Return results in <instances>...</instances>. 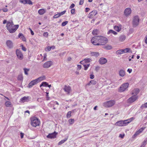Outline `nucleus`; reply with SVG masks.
I'll return each instance as SVG.
<instances>
[{"instance_id":"nucleus-1","label":"nucleus","mask_w":147,"mask_h":147,"mask_svg":"<svg viewBox=\"0 0 147 147\" xmlns=\"http://www.w3.org/2000/svg\"><path fill=\"white\" fill-rule=\"evenodd\" d=\"M6 27L7 29L11 33L15 32L18 28V25H14L13 22L8 21L7 22Z\"/></svg>"},{"instance_id":"nucleus-2","label":"nucleus","mask_w":147,"mask_h":147,"mask_svg":"<svg viewBox=\"0 0 147 147\" xmlns=\"http://www.w3.org/2000/svg\"><path fill=\"white\" fill-rule=\"evenodd\" d=\"M134 119V117H132L127 120L117 121L115 125L120 126H125L127 125L129 123Z\"/></svg>"},{"instance_id":"nucleus-3","label":"nucleus","mask_w":147,"mask_h":147,"mask_svg":"<svg viewBox=\"0 0 147 147\" xmlns=\"http://www.w3.org/2000/svg\"><path fill=\"white\" fill-rule=\"evenodd\" d=\"M31 123L32 126L35 127L39 125L40 122L36 117H34L31 118Z\"/></svg>"},{"instance_id":"nucleus-4","label":"nucleus","mask_w":147,"mask_h":147,"mask_svg":"<svg viewBox=\"0 0 147 147\" xmlns=\"http://www.w3.org/2000/svg\"><path fill=\"white\" fill-rule=\"evenodd\" d=\"M91 61V59L88 58L85 59L83 61H80V63L83 65L84 67V70H86L89 66L90 64L88 63Z\"/></svg>"},{"instance_id":"nucleus-5","label":"nucleus","mask_w":147,"mask_h":147,"mask_svg":"<svg viewBox=\"0 0 147 147\" xmlns=\"http://www.w3.org/2000/svg\"><path fill=\"white\" fill-rule=\"evenodd\" d=\"M129 84L128 83H125L122 84L119 89V91L122 92L125 90L128 87Z\"/></svg>"},{"instance_id":"nucleus-6","label":"nucleus","mask_w":147,"mask_h":147,"mask_svg":"<svg viewBox=\"0 0 147 147\" xmlns=\"http://www.w3.org/2000/svg\"><path fill=\"white\" fill-rule=\"evenodd\" d=\"M139 18L138 16H136L133 18L132 24L134 27H136L138 25L139 22Z\"/></svg>"},{"instance_id":"nucleus-7","label":"nucleus","mask_w":147,"mask_h":147,"mask_svg":"<svg viewBox=\"0 0 147 147\" xmlns=\"http://www.w3.org/2000/svg\"><path fill=\"white\" fill-rule=\"evenodd\" d=\"M115 103V100H111L105 102L104 105L106 107H110L114 105Z\"/></svg>"},{"instance_id":"nucleus-8","label":"nucleus","mask_w":147,"mask_h":147,"mask_svg":"<svg viewBox=\"0 0 147 147\" xmlns=\"http://www.w3.org/2000/svg\"><path fill=\"white\" fill-rule=\"evenodd\" d=\"M100 38V36L92 37V44L95 45H99L98 39Z\"/></svg>"},{"instance_id":"nucleus-9","label":"nucleus","mask_w":147,"mask_h":147,"mask_svg":"<svg viewBox=\"0 0 147 147\" xmlns=\"http://www.w3.org/2000/svg\"><path fill=\"white\" fill-rule=\"evenodd\" d=\"M16 55L18 58L20 60H22L24 57V56L22 52L19 50H16Z\"/></svg>"},{"instance_id":"nucleus-10","label":"nucleus","mask_w":147,"mask_h":147,"mask_svg":"<svg viewBox=\"0 0 147 147\" xmlns=\"http://www.w3.org/2000/svg\"><path fill=\"white\" fill-rule=\"evenodd\" d=\"M137 96L136 95H133L128 99L127 100V102L128 103H131L134 102L137 100Z\"/></svg>"},{"instance_id":"nucleus-11","label":"nucleus","mask_w":147,"mask_h":147,"mask_svg":"<svg viewBox=\"0 0 147 147\" xmlns=\"http://www.w3.org/2000/svg\"><path fill=\"white\" fill-rule=\"evenodd\" d=\"M100 39L101 45H103L107 42V39L105 37L100 36Z\"/></svg>"},{"instance_id":"nucleus-12","label":"nucleus","mask_w":147,"mask_h":147,"mask_svg":"<svg viewBox=\"0 0 147 147\" xmlns=\"http://www.w3.org/2000/svg\"><path fill=\"white\" fill-rule=\"evenodd\" d=\"M57 133L55 131L52 133L49 134L47 136V137L50 139L54 138H56Z\"/></svg>"},{"instance_id":"nucleus-13","label":"nucleus","mask_w":147,"mask_h":147,"mask_svg":"<svg viewBox=\"0 0 147 147\" xmlns=\"http://www.w3.org/2000/svg\"><path fill=\"white\" fill-rule=\"evenodd\" d=\"M63 89L68 94H69L71 91V89L70 87L67 86L66 85L64 86Z\"/></svg>"},{"instance_id":"nucleus-14","label":"nucleus","mask_w":147,"mask_h":147,"mask_svg":"<svg viewBox=\"0 0 147 147\" xmlns=\"http://www.w3.org/2000/svg\"><path fill=\"white\" fill-rule=\"evenodd\" d=\"M131 12V10L130 8L128 7L126 8L125 10L124 14L126 16L130 15Z\"/></svg>"},{"instance_id":"nucleus-15","label":"nucleus","mask_w":147,"mask_h":147,"mask_svg":"<svg viewBox=\"0 0 147 147\" xmlns=\"http://www.w3.org/2000/svg\"><path fill=\"white\" fill-rule=\"evenodd\" d=\"M52 62L51 61H48L45 63L43 65V67L45 68H47L50 67L52 65Z\"/></svg>"},{"instance_id":"nucleus-16","label":"nucleus","mask_w":147,"mask_h":147,"mask_svg":"<svg viewBox=\"0 0 147 147\" xmlns=\"http://www.w3.org/2000/svg\"><path fill=\"white\" fill-rule=\"evenodd\" d=\"M38 82L36 79L30 82L28 84V87L31 88L33 86L36 84Z\"/></svg>"},{"instance_id":"nucleus-17","label":"nucleus","mask_w":147,"mask_h":147,"mask_svg":"<svg viewBox=\"0 0 147 147\" xmlns=\"http://www.w3.org/2000/svg\"><path fill=\"white\" fill-rule=\"evenodd\" d=\"M107 61V60L106 59L103 58H100L99 60V63L101 65H103L106 63Z\"/></svg>"},{"instance_id":"nucleus-18","label":"nucleus","mask_w":147,"mask_h":147,"mask_svg":"<svg viewBox=\"0 0 147 147\" xmlns=\"http://www.w3.org/2000/svg\"><path fill=\"white\" fill-rule=\"evenodd\" d=\"M6 43L9 48L11 49L13 47V43L10 40H7Z\"/></svg>"},{"instance_id":"nucleus-19","label":"nucleus","mask_w":147,"mask_h":147,"mask_svg":"<svg viewBox=\"0 0 147 147\" xmlns=\"http://www.w3.org/2000/svg\"><path fill=\"white\" fill-rule=\"evenodd\" d=\"M30 98L28 96H24L20 100L22 102H28L30 100Z\"/></svg>"},{"instance_id":"nucleus-20","label":"nucleus","mask_w":147,"mask_h":147,"mask_svg":"<svg viewBox=\"0 0 147 147\" xmlns=\"http://www.w3.org/2000/svg\"><path fill=\"white\" fill-rule=\"evenodd\" d=\"M139 91V89H135L132 91L131 93V94L133 95H134L136 96L137 95Z\"/></svg>"},{"instance_id":"nucleus-21","label":"nucleus","mask_w":147,"mask_h":147,"mask_svg":"<svg viewBox=\"0 0 147 147\" xmlns=\"http://www.w3.org/2000/svg\"><path fill=\"white\" fill-rule=\"evenodd\" d=\"M143 130V129H139V130L137 131L133 135V138L136 137L138 135H139L140 133L142 132Z\"/></svg>"},{"instance_id":"nucleus-22","label":"nucleus","mask_w":147,"mask_h":147,"mask_svg":"<svg viewBox=\"0 0 147 147\" xmlns=\"http://www.w3.org/2000/svg\"><path fill=\"white\" fill-rule=\"evenodd\" d=\"M46 12V10L45 9H39L38 11V13L40 15L43 14Z\"/></svg>"},{"instance_id":"nucleus-23","label":"nucleus","mask_w":147,"mask_h":147,"mask_svg":"<svg viewBox=\"0 0 147 147\" xmlns=\"http://www.w3.org/2000/svg\"><path fill=\"white\" fill-rule=\"evenodd\" d=\"M126 37L125 35H123L120 36L119 38V41L121 42L123 41L125 39Z\"/></svg>"},{"instance_id":"nucleus-24","label":"nucleus","mask_w":147,"mask_h":147,"mask_svg":"<svg viewBox=\"0 0 147 147\" xmlns=\"http://www.w3.org/2000/svg\"><path fill=\"white\" fill-rule=\"evenodd\" d=\"M18 37L20 38L23 41H25L26 38L22 33H19L18 35Z\"/></svg>"},{"instance_id":"nucleus-25","label":"nucleus","mask_w":147,"mask_h":147,"mask_svg":"<svg viewBox=\"0 0 147 147\" xmlns=\"http://www.w3.org/2000/svg\"><path fill=\"white\" fill-rule=\"evenodd\" d=\"M119 74L120 76L123 77L125 75V72L123 70H121L119 71Z\"/></svg>"},{"instance_id":"nucleus-26","label":"nucleus","mask_w":147,"mask_h":147,"mask_svg":"<svg viewBox=\"0 0 147 147\" xmlns=\"http://www.w3.org/2000/svg\"><path fill=\"white\" fill-rule=\"evenodd\" d=\"M68 137H67L66 138H65L63 140H62L60 141L58 144L59 145H61L63 143L65 142L67 139Z\"/></svg>"},{"instance_id":"nucleus-27","label":"nucleus","mask_w":147,"mask_h":147,"mask_svg":"<svg viewBox=\"0 0 147 147\" xmlns=\"http://www.w3.org/2000/svg\"><path fill=\"white\" fill-rule=\"evenodd\" d=\"M45 79V76H43L42 77H40L36 79L37 80V81L38 82L40 81H42L44 80Z\"/></svg>"},{"instance_id":"nucleus-28","label":"nucleus","mask_w":147,"mask_h":147,"mask_svg":"<svg viewBox=\"0 0 147 147\" xmlns=\"http://www.w3.org/2000/svg\"><path fill=\"white\" fill-rule=\"evenodd\" d=\"M111 33L113 34L114 35H116L117 34V32L112 30H109L107 32V34H109Z\"/></svg>"},{"instance_id":"nucleus-29","label":"nucleus","mask_w":147,"mask_h":147,"mask_svg":"<svg viewBox=\"0 0 147 147\" xmlns=\"http://www.w3.org/2000/svg\"><path fill=\"white\" fill-rule=\"evenodd\" d=\"M105 49L107 50H110L112 49V47L110 45H107L105 46L104 47Z\"/></svg>"},{"instance_id":"nucleus-30","label":"nucleus","mask_w":147,"mask_h":147,"mask_svg":"<svg viewBox=\"0 0 147 147\" xmlns=\"http://www.w3.org/2000/svg\"><path fill=\"white\" fill-rule=\"evenodd\" d=\"M100 55L99 53L97 52H92V56L97 57Z\"/></svg>"},{"instance_id":"nucleus-31","label":"nucleus","mask_w":147,"mask_h":147,"mask_svg":"<svg viewBox=\"0 0 147 147\" xmlns=\"http://www.w3.org/2000/svg\"><path fill=\"white\" fill-rule=\"evenodd\" d=\"M114 28L115 30L117 32H119L121 29V28L120 27L116 26H114Z\"/></svg>"},{"instance_id":"nucleus-32","label":"nucleus","mask_w":147,"mask_h":147,"mask_svg":"<svg viewBox=\"0 0 147 147\" xmlns=\"http://www.w3.org/2000/svg\"><path fill=\"white\" fill-rule=\"evenodd\" d=\"M48 85V84L46 82H43L40 85V87H41L42 86H44L45 87H47Z\"/></svg>"},{"instance_id":"nucleus-33","label":"nucleus","mask_w":147,"mask_h":147,"mask_svg":"<svg viewBox=\"0 0 147 147\" xmlns=\"http://www.w3.org/2000/svg\"><path fill=\"white\" fill-rule=\"evenodd\" d=\"M23 69L24 71V72L25 74L26 75H28V72L29 71L30 69H27L26 68H24Z\"/></svg>"},{"instance_id":"nucleus-34","label":"nucleus","mask_w":147,"mask_h":147,"mask_svg":"<svg viewBox=\"0 0 147 147\" xmlns=\"http://www.w3.org/2000/svg\"><path fill=\"white\" fill-rule=\"evenodd\" d=\"M5 105L7 107H9L11 105V103L10 102L7 101L6 102Z\"/></svg>"},{"instance_id":"nucleus-35","label":"nucleus","mask_w":147,"mask_h":147,"mask_svg":"<svg viewBox=\"0 0 147 147\" xmlns=\"http://www.w3.org/2000/svg\"><path fill=\"white\" fill-rule=\"evenodd\" d=\"M98 33V30H94L92 31V34L94 35H97Z\"/></svg>"},{"instance_id":"nucleus-36","label":"nucleus","mask_w":147,"mask_h":147,"mask_svg":"<svg viewBox=\"0 0 147 147\" xmlns=\"http://www.w3.org/2000/svg\"><path fill=\"white\" fill-rule=\"evenodd\" d=\"M18 80H19L22 81L23 79V77L22 75H20L18 76Z\"/></svg>"},{"instance_id":"nucleus-37","label":"nucleus","mask_w":147,"mask_h":147,"mask_svg":"<svg viewBox=\"0 0 147 147\" xmlns=\"http://www.w3.org/2000/svg\"><path fill=\"white\" fill-rule=\"evenodd\" d=\"M74 121V119H70L69 120L68 122L69 124H73Z\"/></svg>"},{"instance_id":"nucleus-38","label":"nucleus","mask_w":147,"mask_h":147,"mask_svg":"<svg viewBox=\"0 0 147 147\" xmlns=\"http://www.w3.org/2000/svg\"><path fill=\"white\" fill-rule=\"evenodd\" d=\"M71 111H69L68 112L67 114L66 117L68 118H70L71 116Z\"/></svg>"},{"instance_id":"nucleus-39","label":"nucleus","mask_w":147,"mask_h":147,"mask_svg":"<svg viewBox=\"0 0 147 147\" xmlns=\"http://www.w3.org/2000/svg\"><path fill=\"white\" fill-rule=\"evenodd\" d=\"M116 54L118 55V54H122V51L121 49L117 51L116 52Z\"/></svg>"},{"instance_id":"nucleus-40","label":"nucleus","mask_w":147,"mask_h":147,"mask_svg":"<svg viewBox=\"0 0 147 147\" xmlns=\"http://www.w3.org/2000/svg\"><path fill=\"white\" fill-rule=\"evenodd\" d=\"M26 4L29 5H32V3L30 0H26Z\"/></svg>"},{"instance_id":"nucleus-41","label":"nucleus","mask_w":147,"mask_h":147,"mask_svg":"<svg viewBox=\"0 0 147 147\" xmlns=\"http://www.w3.org/2000/svg\"><path fill=\"white\" fill-rule=\"evenodd\" d=\"M68 21H65L64 22H63L62 23V26H65L68 23Z\"/></svg>"},{"instance_id":"nucleus-42","label":"nucleus","mask_w":147,"mask_h":147,"mask_svg":"<svg viewBox=\"0 0 147 147\" xmlns=\"http://www.w3.org/2000/svg\"><path fill=\"white\" fill-rule=\"evenodd\" d=\"M20 1L21 3L24 4H26V0H20Z\"/></svg>"},{"instance_id":"nucleus-43","label":"nucleus","mask_w":147,"mask_h":147,"mask_svg":"<svg viewBox=\"0 0 147 147\" xmlns=\"http://www.w3.org/2000/svg\"><path fill=\"white\" fill-rule=\"evenodd\" d=\"M125 134H120L119 136V137L121 138H123L125 136Z\"/></svg>"},{"instance_id":"nucleus-44","label":"nucleus","mask_w":147,"mask_h":147,"mask_svg":"<svg viewBox=\"0 0 147 147\" xmlns=\"http://www.w3.org/2000/svg\"><path fill=\"white\" fill-rule=\"evenodd\" d=\"M60 16L59 15V13H57V14H55L53 16V18H57Z\"/></svg>"},{"instance_id":"nucleus-45","label":"nucleus","mask_w":147,"mask_h":147,"mask_svg":"<svg viewBox=\"0 0 147 147\" xmlns=\"http://www.w3.org/2000/svg\"><path fill=\"white\" fill-rule=\"evenodd\" d=\"M43 36L46 37H47L48 36V33L47 32H44L43 34Z\"/></svg>"},{"instance_id":"nucleus-46","label":"nucleus","mask_w":147,"mask_h":147,"mask_svg":"<svg viewBox=\"0 0 147 147\" xmlns=\"http://www.w3.org/2000/svg\"><path fill=\"white\" fill-rule=\"evenodd\" d=\"M66 12V11L65 10V11L59 13L60 16H61L63 15Z\"/></svg>"},{"instance_id":"nucleus-47","label":"nucleus","mask_w":147,"mask_h":147,"mask_svg":"<svg viewBox=\"0 0 147 147\" xmlns=\"http://www.w3.org/2000/svg\"><path fill=\"white\" fill-rule=\"evenodd\" d=\"M97 13V11L96 10H93L92 11V16L94 15L95 16Z\"/></svg>"},{"instance_id":"nucleus-48","label":"nucleus","mask_w":147,"mask_h":147,"mask_svg":"<svg viewBox=\"0 0 147 147\" xmlns=\"http://www.w3.org/2000/svg\"><path fill=\"white\" fill-rule=\"evenodd\" d=\"M125 49V50L126 53L130 52V48H127Z\"/></svg>"},{"instance_id":"nucleus-49","label":"nucleus","mask_w":147,"mask_h":147,"mask_svg":"<svg viewBox=\"0 0 147 147\" xmlns=\"http://www.w3.org/2000/svg\"><path fill=\"white\" fill-rule=\"evenodd\" d=\"M71 13L72 14H74L75 13V9H72L71 10Z\"/></svg>"},{"instance_id":"nucleus-50","label":"nucleus","mask_w":147,"mask_h":147,"mask_svg":"<svg viewBox=\"0 0 147 147\" xmlns=\"http://www.w3.org/2000/svg\"><path fill=\"white\" fill-rule=\"evenodd\" d=\"M142 107L147 108V102L145 103L144 104L142 105Z\"/></svg>"},{"instance_id":"nucleus-51","label":"nucleus","mask_w":147,"mask_h":147,"mask_svg":"<svg viewBox=\"0 0 147 147\" xmlns=\"http://www.w3.org/2000/svg\"><path fill=\"white\" fill-rule=\"evenodd\" d=\"M100 67L98 66H97L95 67V70L96 71H98L100 69Z\"/></svg>"},{"instance_id":"nucleus-52","label":"nucleus","mask_w":147,"mask_h":147,"mask_svg":"<svg viewBox=\"0 0 147 147\" xmlns=\"http://www.w3.org/2000/svg\"><path fill=\"white\" fill-rule=\"evenodd\" d=\"M75 4L74 3L72 4L69 7V9H72V8H73L75 7Z\"/></svg>"},{"instance_id":"nucleus-53","label":"nucleus","mask_w":147,"mask_h":147,"mask_svg":"<svg viewBox=\"0 0 147 147\" xmlns=\"http://www.w3.org/2000/svg\"><path fill=\"white\" fill-rule=\"evenodd\" d=\"M88 17L89 18H92V12H90L88 15Z\"/></svg>"},{"instance_id":"nucleus-54","label":"nucleus","mask_w":147,"mask_h":147,"mask_svg":"<svg viewBox=\"0 0 147 147\" xmlns=\"http://www.w3.org/2000/svg\"><path fill=\"white\" fill-rule=\"evenodd\" d=\"M77 70L79 71L81 68V66L80 65H78Z\"/></svg>"},{"instance_id":"nucleus-55","label":"nucleus","mask_w":147,"mask_h":147,"mask_svg":"<svg viewBox=\"0 0 147 147\" xmlns=\"http://www.w3.org/2000/svg\"><path fill=\"white\" fill-rule=\"evenodd\" d=\"M46 93L47 94V95H46L47 100H49V99H50V97L48 96L49 93L46 92Z\"/></svg>"},{"instance_id":"nucleus-56","label":"nucleus","mask_w":147,"mask_h":147,"mask_svg":"<svg viewBox=\"0 0 147 147\" xmlns=\"http://www.w3.org/2000/svg\"><path fill=\"white\" fill-rule=\"evenodd\" d=\"M43 99L42 98H38L37 99V100L38 101L41 102H42L43 100Z\"/></svg>"},{"instance_id":"nucleus-57","label":"nucleus","mask_w":147,"mask_h":147,"mask_svg":"<svg viewBox=\"0 0 147 147\" xmlns=\"http://www.w3.org/2000/svg\"><path fill=\"white\" fill-rule=\"evenodd\" d=\"M2 10L4 12H6L8 11V9L6 8H3L2 9Z\"/></svg>"},{"instance_id":"nucleus-58","label":"nucleus","mask_w":147,"mask_h":147,"mask_svg":"<svg viewBox=\"0 0 147 147\" xmlns=\"http://www.w3.org/2000/svg\"><path fill=\"white\" fill-rule=\"evenodd\" d=\"M84 0H80V3H79L80 5H82L84 3Z\"/></svg>"},{"instance_id":"nucleus-59","label":"nucleus","mask_w":147,"mask_h":147,"mask_svg":"<svg viewBox=\"0 0 147 147\" xmlns=\"http://www.w3.org/2000/svg\"><path fill=\"white\" fill-rule=\"evenodd\" d=\"M20 136L21 138H23L24 136V134L22 133V132H20Z\"/></svg>"},{"instance_id":"nucleus-60","label":"nucleus","mask_w":147,"mask_h":147,"mask_svg":"<svg viewBox=\"0 0 147 147\" xmlns=\"http://www.w3.org/2000/svg\"><path fill=\"white\" fill-rule=\"evenodd\" d=\"M52 47H47V51H50L51 50V49Z\"/></svg>"},{"instance_id":"nucleus-61","label":"nucleus","mask_w":147,"mask_h":147,"mask_svg":"<svg viewBox=\"0 0 147 147\" xmlns=\"http://www.w3.org/2000/svg\"><path fill=\"white\" fill-rule=\"evenodd\" d=\"M29 29L30 30V31H31V34L32 35H34V32L32 30V29L30 28H29Z\"/></svg>"},{"instance_id":"nucleus-62","label":"nucleus","mask_w":147,"mask_h":147,"mask_svg":"<svg viewBox=\"0 0 147 147\" xmlns=\"http://www.w3.org/2000/svg\"><path fill=\"white\" fill-rule=\"evenodd\" d=\"M121 50L122 52V53H126V51H125V49H121Z\"/></svg>"},{"instance_id":"nucleus-63","label":"nucleus","mask_w":147,"mask_h":147,"mask_svg":"<svg viewBox=\"0 0 147 147\" xmlns=\"http://www.w3.org/2000/svg\"><path fill=\"white\" fill-rule=\"evenodd\" d=\"M86 12H88L90 10V8H86Z\"/></svg>"},{"instance_id":"nucleus-64","label":"nucleus","mask_w":147,"mask_h":147,"mask_svg":"<svg viewBox=\"0 0 147 147\" xmlns=\"http://www.w3.org/2000/svg\"><path fill=\"white\" fill-rule=\"evenodd\" d=\"M145 43L146 44H147V35L145 37Z\"/></svg>"}]
</instances>
